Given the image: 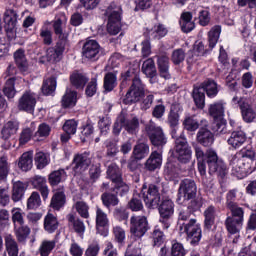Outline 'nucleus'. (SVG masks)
Returning <instances> with one entry per match:
<instances>
[{"label": "nucleus", "instance_id": "nucleus-25", "mask_svg": "<svg viewBox=\"0 0 256 256\" xmlns=\"http://www.w3.org/2000/svg\"><path fill=\"white\" fill-rule=\"evenodd\" d=\"M245 141H247V135H245V132L238 130L231 133V136L228 139V144L234 149H239Z\"/></svg>", "mask_w": 256, "mask_h": 256}, {"label": "nucleus", "instance_id": "nucleus-34", "mask_svg": "<svg viewBox=\"0 0 256 256\" xmlns=\"http://www.w3.org/2000/svg\"><path fill=\"white\" fill-rule=\"evenodd\" d=\"M199 87L210 98L217 97V93H219V90L217 89V83L213 80H206Z\"/></svg>", "mask_w": 256, "mask_h": 256}, {"label": "nucleus", "instance_id": "nucleus-27", "mask_svg": "<svg viewBox=\"0 0 256 256\" xmlns=\"http://www.w3.org/2000/svg\"><path fill=\"white\" fill-rule=\"evenodd\" d=\"M119 121L131 135H135V133L139 131V119L134 117L131 120H127L125 119V116H120Z\"/></svg>", "mask_w": 256, "mask_h": 256}, {"label": "nucleus", "instance_id": "nucleus-38", "mask_svg": "<svg viewBox=\"0 0 256 256\" xmlns=\"http://www.w3.org/2000/svg\"><path fill=\"white\" fill-rule=\"evenodd\" d=\"M14 61L20 71H27L29 64L27 63L24 50L19 49L14 53Z\"/></svg>", "mask_w": 256, "mask_h": 256}, {"label": "nucleus", "instance_id": "nucleus-51", "mask_svg": "<svg viewBox=\"0 0 256 256\" xmlns=\"http://www.w3.org/2000/svg\"><path fill=\"white\" fill-rule=\"evenodd\" d=\"M43 95H52L57 89V80L55 78H49L43 82L42 85Z\"/></svg>", "mask_w": 256, "mask_h": 256}, {"label": "nucleus", "instance_id": "nucleus-3", "mask_svg": "<svg viewBox=\"0 0 256 256\" xmlns=\"http://www.w3.org/2000/svg\"><path fill=\"white\" fill-rule=\"evenodd\" d=\"M182 233H186L187 240L195 247L199 245L201 237H203V230H201V224L197 223V219L191 218L188 223H182L179 226Z\"/></svg>", "mask_w": 256, "mask_h": 256}, {"label": "nucleus", "instance_id": "nucleus-7", "mask_svg": "<svg viewBox=\"0 0 256 256\" xmlns=\"http://www.w3.org/2000/svg\"><path fill=\"white\" fill-rule=\"evenodd\" d=\"M145 96V87L143 86V83L141 82V79L134 78L132 81V85L130 86V89L126 93L123 104L124 105H131V103H137L141 101V98Z\"/></svg>", "mask_w": 256, "mask_h": 256}, {"label": "nucleus", "instance_id": "nucleus-63", "mask_svg": "<svg viewBox=\"0 0 256 256\" xmlns=\"http://www.w3.org/2000/svg\"><path fill=\"white\" fill-rule=\"evenodd\" d=\"M101 251V246H99V241L93 240L87 247L84 256H97Z\"/></svg>", "mask_w": 256, "mask_h": 256}, {"label": "nucleus", "instance_id": "nucleus-58", "mask_svg": "<svg viewBox=\"0 0 256 256\" xmlns=\"http://www.w3.org/2000/svg\"><path fill=\"white\" fill-rule=\"evenodd\" d=\"M66 177L64 169L56 170L49 175L50 185H59Z\"/></svg>", "mask_w": 256, "mask_h": 256}, {"label": "nucleus", "instance_id": "nucleus-52", "mask_svg": "<svg viewBox=\"0 0 256 256\" xmlns=\"http://www.w3.org/2000/svg\"><path fill=\"white\" fill-rule=\"evenodd\" d=\"M3 93L8 99H13V97H15L17 94V90H15V78H9L6 81Z\"/></svg>", "mask_w": 256, "mask_h": 256}, {"label": "nucleus", "instance_id": "nucleus-22", "mask_svg": "<svg viewBox=\"0 0 256 256\" xmlns=\"http://www.w3.org/2000/svg\"><path fill=\"white\" fill-rule=\"evenodd\" d=\"M156 57L161 77H163L164 79H170L171 75L169 74V56L164 53Z\"/></svg>", "mask_w": 256, "mask_h": 256}, {"label": "nucleus", "instance_id": "nucleus-29", "mask_svg": "<svg viewBox=\"0 0 256 256\" xmlns=\"http://www.w3.org/2000/svg\"><path fill=\"white\" fill-rule=\"evenodd\" d=\"M225 226L230 235H237V233H239V231H241V228L243 227V222H240L239 220H235V218L228 216L225 220Z\"/></svg>", "mask_w": 256, "mask_h": 256}, {"label": "nucleus", "instance_id": "nucleus-14", "mask_svg": "<svg viewBox=\"0 0 256 256\" xmlns=\"http://www.w3.org/2000/svg\"><path fill=\"white\" fill-rule=\"evenodd\" d=\"M230 169L233 175L236 177H245L251 169L249 162H244L243 158H240L237 154L230 159Z\"/></svg>", "mask_w": 256, "mask_h": 256}, {"label": "nucleus", "instance_id": "nucleus-56", "mask_svg": "<svg viewBox=\"0 0 256 256\" xmlns=\"http://www.w3.org/2000/svg\"><path fill=\"white\" fill-rule=\"evenodd\" d=\"M73 209H76L77 213L82 217L83 219H89V205L83 201H77L73 205Z\"/></svg>", "mask_w": 256, "mask_h": 256}, {"label": "nucleus", "instance_id": "nucleus-47", "mask_svg": "<svg viewBox=\"0 0 256 256\" xmlns=\"http://www.w3.org/2000/svg\"><path fill=\"white\" fill-rule=\"evenodd\" d=\"M34 161L37 169H45L50 161L49 154L41 151L37 152Z\"/></svg>", "mask_w": 256, "mask_h": 256}, {"label": "nucleus", "instance_id": "nucleus-12", "mask_svg": "<svg viewBox=\"0 0 256 256\" xmlns=\"http://www.w3.org/2000/svg\"><path fill=\"white\" fill-rule=\"evenodd\" d=\"M175 151L180 163H189V161H191L193 152L191 151V147H189V144H187V140L185 138H176Z\"/></svg>", "mask_w": 256, "mask_h": 256}, {"label": "nucleus", "instance_id": "nucleus-16", "mask_svg": "<svg viewBox=\"0 0 256 256\" xmlns=\"http://www.w3.org/2000/svg\"><path fill=\"white\" fill-rule=\"evenodd\" d=\"M101 52V46L98 41L88 40L85 42L82 48V56L88 61H97L99 59V53Z\"/></svg>", "mask_w": 256, "mask_h": 256}, {"label": "nucleus", "instance_id": "nucleus-19", "mask_svg": "<svg viewBox=\"0 0 256 256\" xmlns=\"http://www.w3.org/2000/svg\"><path fill=\"white\" fill-rule=\"evenodd\" d=\"M31 185L34 189L40 191L44 201L49 197V187L47 186V179L43 176L36 175L31 178Z\"/></svg>", "mask_w": 256, "mask_h": 256}, {"label": "nucleus", "instance_id": "nucleus-28", "mask_svg": "<svg viewBox=\"0 0 256 256\" xmlns=\"http://www.w3.org/2000/svg\"><path fill=\"white\" fill-rule=\"evenodd\" d=\"M204 227L211 229L215 225V218L217 217V209L211 205L204 211Z\"/></svg>", "mask_w": 256, "mask_h": 256}, {"label": "nucleus", "instance_id": "nucleus-44", "mask_svg": "<svg viewBox=\"0 0 256 256\" xmlns=\"http://www.w3.org/2000/svg\"><path fill=\"white\" fill-rule=\"evenodd\" d=\"M23 195H25V184L21 181L15 182L13 184L12 200L17 203V201H21L23 199Z\"/></svg>", "mask_w": 256, "mask_h": 256}, {"label": "nucleus", "instance_id": "nucleus-20", "mask_svg": "<svg viewBox=\"0 0 256 256\" xmlns=\"http://www.w3.org/2000/svg\"><path fill=\"white\" fill-rule=\"evenodd\" d=\"M197 141L203 147H211L215 143V135L207 128H200L197 133Z\"/></svg>", "mask_w": 256, "mask_h": 256}, {"label": "nucleus", "instance_id": "nucleus-30", "mask_svg": "<svg viewBox=\"0 0 256 256\" xmlns=\"http://www.w3.org/2000/svg\"><path fill=\"white\" fill-rule=\"evenodd\" d=\"M55 247H57V240H43L38 248V253L40 256H49Z\"/></svg>", "mask_w": 256, "mask_h": 256}, {"label": "nucleus", "instance_id": "nucleus-54", "mask_svg": "<svg viewBox=\"0 0 256 256\" xmlns=\"http://www.w3.org/2000/svg\"><path fill=\"white\" fill-rule=\"evenodd\" d=\"M101 199L104 207H107V209L111 206L115 207V205H119V198H117L115 194L104 193L102 194Z\"/></svg>", "mask_w": 256, "mask_h": 256}, {"label": "nucleus", "instance_id": "nucleus-2", "mask_svg": "<svg viewBox=\"0 0 256 256\" xmlns=\"http://www.w3.org/2000/svg\"><path fill=\"white\" fill-rule=\"evenodd\" d=\"M221 35V26H214L208 32V47H205L203 42H196L194 45V55L197 57H203V55H207L209 51H213L215 49V45L219 41V37Z\"/></svg>", "mask_w": 256, "mask_h": 256}, {"label": "nucleus", "instance_id": "nucleus-10", "mask_svg": "<svg viewBox=\"0 0 256 256\" xmlns=\"http://www.w3.org/2000/svg\"><path fill=\"white\" fill-rule=\"evenodd\" d=\"M149 231V222L143 215H133L130 218V233L137 239H141Z\"/></svg>", "mask_w": 256, "mask_h": 256}, {"label": "nucleus", "instance_id": "nucleus-62", "mask_svg": "<svg viewBox=\"0 0 256 256\" xmlns=\"http://www.w3.org/2000/svg\"><path fill=\"white\" fill-rule=\"evenodd\" d=\"M213 131H215L216 135H225V133H227V122L222 118L215 120Z\"/></svg>", "mask_w": 256, "mask_h": 256}, {"label": "nucleus", "instance_id": "nucleus-64", "mask_svg": "<svg viewBox=\"0 0 256 256\" xmlns=\"http://www.w3.org/2000/svg\"><path fill=\"white\" fill-rule=\"evenodd\" d=\"M125 256H143L141 254V243L135 242L133 245L128 246Z\"/></svg>", "mask_w": 256, "mask_h": 256}, {"label": "nucleus", "instance_id": "nucleus-45", "mask_svg": "<svg viewBox=\"0 0 256 256\" xmlns=\"http://www.w3.org/2000/svg\"><path fill=\"white\" fill-rule=\"evenodd\" d=\"M117 87V74L113 72H108L104 76V89L105 91H113Z\"/></svg>", "mask_w": 256, "mask_h": 256}, {"label": "nucleus", "instance_id": "nucleus-24", "mask_svg": "<svg viewBox=\"0 0 256 256\" xmlns=\"http://www.w3.org/2000/svg\"><path fill=\"white\" fill-rule=\"evenodd\" d=\"M180 27L184 33H191L195 29V22H193V14L191 12L181 14Z\"/></svg>", "mask_w": 256, "mask_h": 256}, {"label": "nucleus", "instance_id": "nucleus-39", "mask_svg": "<svg viewBox=\"0 0 256 256\" xmlns=\"http://www.w3.org/2000/svg\"><path fill=\"white\" fill-rule=\"evenodd\" d=\"M87 81H89V79L79 72H74L70 76V82L76 89H83V87L87 85Z\"/></svg>", "mask_w": 256, "mask_h": 256}, {"label": "nucleus", "instance_id": "nucleus-5", "mask_svg": "<svg viewBox=\"0 0 256 256\" xmlns=\"http://www.w3.org/2000/svg\"><path fill=\"white\" fill-rule=\"evenodd\" d=\"M233 107H239L242 118L245 123H253L256 119V111L251 104H249V100L244 97L234 96L232 98Z\"/></svg>", "mask_w": 256, "mask_h": 256}, {"label": "nucleus", "instance_id": "nucleus-41", "mask_svg": "<svg viewBox=\"0 0 256 256\" xmlns=\"http://www.w3.org/2000/svg\"><path fill=\"white\" fill-rule=\"evenodd\" d=\"M209 114L213 119H221V117L225 115V104L223 102L211 104L209 107Z\"/></svg>", "mask_w": 256, "mask_h": 256}, {"label": "nucleus", "instance_id": "nucleus-1", "mask_svg": "<svg viewBox=\"0 0 256 256\" xmlns=\"http://www.w3.org/2000/svg\"><path fill=\"white\" fill-rule=\"evenodd\" d=\"M121 6L111 3L105 10V17H107V32L109 35H118L121 31Z\"/></svg>", "mask_w": 256, "mask_h": 256}, {"label": "nucleus", "instance_id": "nucleus-32", "mask_svg": "<svg viewBox=\"0 0 256 256\" xmlns=\"http://www.w3.org/2000/svg\"><path fill=\"white\" fill-rule=\"evenodd\" d=\"M14 233L19 243H26L29 235H31V228L25 224L18 227L15 226Z\"/></svg>", "mask_w": 256, "mask_h": 256}, {"label": "nucleus", "instance_id": "nucleus-6", "mask_svg": "<svg viewBox=\"0 0 256 256\" xmlns=\"http://www.w3.org/2000/svg\"><path fill=\"white\" fill-rule=\"evenodd\" d=\"M145 131L154 147H165L167 145V136H165V132H163L161 126H157L153 121H150L146 125Z\"/></svg>", "mask_w": 256, "mask_h": 256}, {"label": "nucleus", "instance_id": "nucleus-35", "mask_svg": "<svg viewBox=\"0 0 256 256\" xmlns=\"http://www.w3.org/2000/svg\"><path fill=\"white\" fill-rule=\"evenodd\" d=\"M68 223L71 227H73L74 231L79 235H83L85 233V223L79 218H75V215L68 214L67 215Z\"/></svg>", "mask_w": 256, "mask_h": 256}, {"label": "nucleus", "instance_id": "nucleus-55", "mask_svg": "<svg viewBox=\"0 0 256 256\" xmlns=\"http://www.w3.org/2000/svg\"><path fill=\"white\" fill-rule=\"evenodd\" d=\"M228 209L232 214V216L230 217H232L236 221H240L241 223L245 221V210H243V208H241L238 204H235L234 206H230L228 207Z\"/></svg>", "mask_w": 256, "mask_h": 256}, {"label": "nucleus", "instance_id": "nucleus-40", "mask_svg": "<svg viewBox=\"0 0 256 256\" xmlns=\"http://www.w3.org/2000/svg\"><path fill=\"white\" fill-rule=\"evenodd\" d=\"M63 107H75L77 105V92L67 89L62 98Z\"/></svg>", "mask_w": 256, "mask_h": 256}, {"label": "nucleus", "instance_id": "nucleus-49", "mask_svg": "<svg viewBox=\"0 0 256 256\" xmlns=\"http://www.w3.org/2000/svg\"><path fill=\"white\" fill-rule=\"evenodd\" d=\"M9 171H11V164L7 161V157L2 156L0 158V181H7Z\"/></svg>", "mask_w": 256, "mask_h": 256}, {"label": "nucleus", "instance_id": "nucleus-33", "mask_svg": "<svg viewBox=\"0 0 256 256\" xmlns=\"http://www.w3.org/2000/svg\"><path fill=\"white\" fill-rule=\"evenodd\" d=\"M132 155L137 161L145 159L149 155V145L145 143L136 144L133 148Z\"/></svg>", "mask_w": 256, "mask_h": 256}, {"label": "nucleus", "instance_id": "nucleus-26", "mask_svg": "<svg viewBox=\"0 0 256 256\" xmlns=\"http://www.w3.org/2000/svg\"><path fill=\"white\" fill-rule=\"evenodd\" d=\"M18 167L21 171H31L33 168V152H25L18 161Z\"/></svg>", "mask_w": 256, "mask_h": 256}, {"label": "nucleus", "instance_id": "nucleus-46", "mask_svg": "<svg viewBox=\"0 0 256 256\" xmlns=\"http://www.w3.org/2000/svg\"><path fill=\"white\" fill-rule=\"evenodd\" d=\"M109 225V217H107V213L103 211V209L97 207L96 208V229L100 227H107Z\"/></svg>", "mask_w": 256, "mask_h": 256}, {"label": "nucleus", "instance_id": "nucleus-57", "mask_svg": "<svg viewBox=\"0 0 256 256\" xmlns=\"http://www.w3.org/2000/svg\"><path fill=\"white\" fill-rule=\"evenodd\" d=\"M41 207V196L38 192H32L27 200V209L34 210Z\"/></svg>", "mask_w": 256, "mask_h": 256}, {"label": "nucleus", "instance_id": "nucleus-36", "mask_svg": "<svg viewBox=\"0 0 256 256\" xmlns=\"http://www.w3.org/2000/svg\"><path fill=\"white\" fill-rule=\"evenodd\" d=\"M59 227V221L53 214H47L44 218V229L47 233H55Z\"/></svg>", "mask_w": 256, "mask_h": 256}, {"label": "nucleus", "instance_id": "nucleus-43", "mask_svg": "<svg viewBox=\"0 0 256 256\" xmlns=\"http://www.w3.org/2000/svg\"><path fill=\"white\" fill-rule=\"evenodd\" d=\"M193 99L198 109H203V107H205V92L202 90L200 86L194 87Z\"/></svg>", "mask_w": 256, "mask_h": 256}, {"label": "nucleus", "instance_id": "nucleus-4", "mask_svg": "<svg viewBox=\"0 0 256 256\" xmlns=\"http://www.w3.org/2000/svg\"><path fill=\"white\" fill-rule=\"evenodd\" d=\"M205 163H207L210 175L216 173L219 177L227 175V166L224 161L219 160L217 152L212 149L207 150Z\"/></svg>", "mask_w": 256, "mask_h": 256}, {"label": "nucleus", "instance_id": "nucleus-59", "mask_svg": "<svg viewBox=\"0 0 256 256\" xmlns=\"http://www.w3.org/2000/svg\"><path fill=\"white\" fill-rule=\"evenodd\" d=\"M11 213L14 228L17 227V225H25V218H23V210L21 208H13Z\"/></svg>", "mask_w": 256, "mask_h": 256}, {"label": "nucleus", "instance_id": "nucleus-13", "mask_svg": "<svg viewBox=\"0 0 256 256\" xmlns=\"http://www.w3.org/2000/svg\"><path fill=\"white\" fill-rule=\"evenodd\" d=\"M37 105V95L31 91H26L18 100L19 111L26 113H34L35 106Z\"/></svg>", "mask_w": 256, "mask_h": 256}, {"label": "nucleus", "instance_id": "nucleus-31", "mask_svg": "<svg viewBox=\"0 0 256 256\" xmlns=\"http://www.w3.org/2000/svg\"><path fill=\"white\" fill-rule=\"evenodd\" d=\"M5 247L9 256L19 255V246L17 245L15 238H13V235L7 234L5 236Z\"/></svg>", "mask_w": 256, "mask_h": 256}, {"label": "nucleus", "instance_id": "nucleus-8", "mask_svg": "<svg viewBox=\"0 0 256 256\" xmlns=\"http://www.w3.org/2000/svg\"><path fill=\"white\" fill-rule=\"evenodd\" d=\"M197 195V184L192 179H184L180 182L177 203L183 204Z\"/></svg>", "mask_w": 256, "mask_h": 256}, {"label": "nucleus", "instance_id": "nucleus-21", "mask_svg": "<svg viewBox=\"0 0 256 256\" xmlns=\"http://www.w3.org/2000/svg\"><path fill=\"white\" fill-rule=\"evenodd\" d=\"M163 164V156L161 153L157 151H153L149 158L145 162V169L147 171H155L156 169L161 168V165Z\"/></svg>", "mask_w": 256, "mask_h": 256}, {"label": "nucleus", "instance_id": "nucleus-42", "mask_svg": "<svg viewBox=\"0 0 256 256\" xmlns=\"http://www.w3.org/2000/svg\"><path fill=\"white\" fill-rule=\"evenodd\" d=\"M35 127H26L22 129L19 137V144L20 145H27L31 139H35Z\"/></svg>", "mask_w": 256, "mask_h": 256}, {"label": "nucleus", "instance_id": "nucleus-53", "mask_svg": "<svg viewBox=\"0 0 256 256\" xmlns=\"http://www.w3.org/2000/svg\"><path fill=\"white\" fill-rule=\"evenodd\" d=\"M153 39H163L169 33L167 27L163 24H158L153 27V29L149 32Z\"/></svg>", "mask_w": 256, "mask_h": 256}, {"label": "nucleus", "instance_id": "nucleus-15", "mask_svg": "<svg viewBox=\"0 0 256 256\" xmlns=\"http://www.w3.org/2000/svg\"><path fill=\"white\" fill-rule=\"evenodd\" d=\"M158 211L160 214V223H163L164 229H169V222H167V220L173 217V214L175 213V204L172 200L166 199L162 201Z\"/></svg>", "mask_w": 256, "mask_h": 256}, {"label": "nucleus", "instance_id": "nucleus-61", "mask_svg": "<svg viewBox=\"0 0 256 256\" xmlns=\"http://www.w3.org/2000/svg\"><path fill=\"white\" fill-rule=\"evenodd\" d=\"M40 38L44 45H51L53 43V32H51V29L42 26L40 28Z\"/></svg>", "mask_w": 256, "mask_h": 256}, {"label": "nucleus", "instance_id": "nucleus-9", "mask_svg": "<svg viewBox=\"0 0 256 256\" xmlns=\"http://www.w3.org/2000/svg\"><path fill=\"white\" fill-rule=\"evenodd\" d=\"M142 195L144 199V203L148 209H153L159 205V201H161V194L159 193V185L150 184L148 189L147 185H143L142 187Z\"/></svg>", "mask_w": 256, "mask_h": 256}, {"label": "nucleus", "instance_id": "nucleus-23", "mask_svg": "<svg viewBox=\"0 0 256 256\" xmlns=\"http://www.w3.org/2000/svg\"><path fill=\"white\" fill-rule=\"evenodd\" d=\"M17 131H19V121L10 120L2 128V138L5 140L11 139L12 135H17Z\"/></svg>", "mask_w": 256, "mask_h": 256}, {"label": "nucleus", "instance_id": "nucleus-18", "mask_svg": "<svg viewBox=\"0 0 256 256\" xmlns=\"http://www.w3.org/2000/svg\"><path fill=\"white\" fill-rule=\"evenodd\" d=\"M65 51V44L63 42L57 43L54 48H48L46 51V59L49 63H58L63 57Z\"/></svg>", "mask_w": 256, "mask_h": 256}, {"label": "nucleus", "instance_id": "nucleus-50", "mask_svg": "<svg viewBox=\"0 0 256 256\" xmlns=\"http://www.w3.org/2000/svg\"><path fill=\"white\" fill-rule=\"evenodd\" d=\"M50 205L52 209L59 211L65 205V193L63 191L56 192L51 199Z\"/></svg>", "mask_w": 256, "mask_h": 256}, {"label": "nucleus", "instance_id": "nucleus-60", "mask_svg": "<svg viewBox=\"0 0 256 256\" xmlns=\"http://www.w3.org/2000/svg\"><path fill=\"white\" fill-rule=\"evenodd\" d=\"M51 134V126L46 123L39 125L38 130L34 134V141H39V137H49Z\"/></svg>", "mask_w": 256, "mask_h": 256}, {"label": "nucleus", "instance_id": "nucleus-17", "mask_svg": "<svg viewBox=\"0 0 256 256\" xmlns=\"http://www.w3.org/2000/svg\"><path fill=\"white\" fill-rule=\"evenodd\" d=\"M67 25V17L65 14H60L52 22L53 31L60 41H67L69 34L65 32V27Z\"/></svg>", "mask_w": 256, "mask_h": 256}, {"label": "nucleus", "instance_id": "nucleus-37", "mask_svg": "<svg viewBox=\"0 0 256 256\" xmlns=\"http://www.w3.org/2000/svg\"><path fill=\"white\" fill-rule=\"evenodd\" d=\"M142 73L146 75V77H149L150 79H153L155 75H157V68L155 67V61L153 58H148L146 61L142 64Z\"/></svg>", "mask_w": 256, "mask_h": 256}, {"label": "nucleus", "instance_id": "nucleus-48", "mask_svg": "<svg viewBox=\"0 0 256 256\" xmlns=\"http://www.w3.org/2000/svg\"><path fill=\"white\" fill-rule=\"evenodd\" d=\"M107 175L109 179H111L112 183H116L117 181H121V169L117 164L112 163L108 166Z\"/></svg>", "mask_w": 256, "mask_h": 256}, {"label": "nucleus", "instance_id": "nucleus-11", "mask_svg": "<svg viewBox=\"0 0 256 256\" xmlns=\"http://www.w3.org/2000/svg\"><path fill=\"white\" fill-rule=\"evenodd\" d=\"M89 165H91V158L89 157V153L84 152L81 154H76L71 164L72 175L76 176L85 173V171L89 169Z\"/></svg>", "mask_w": 256, "mask_h": 256}]
</instances>
